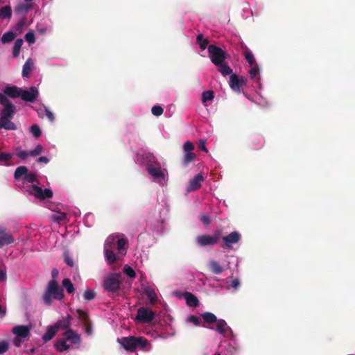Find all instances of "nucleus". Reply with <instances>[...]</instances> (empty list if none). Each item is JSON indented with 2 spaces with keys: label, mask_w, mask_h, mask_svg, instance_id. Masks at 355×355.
Instances as JSON below:
<instances>
[{
  "label": "nucleus",
  "mask_w": 355,
  "mask_h": 355,
  "mask_svg": "<svg viewBox=\"0 0 355 355\" xmlns=\"http://www.w3.org/2000/svg\"><path fill=\"white\" fill-rule=\"evenodd\" d=\"M155 318L154 312L149 308L141 307L137 311L135 320L137 322L147 323L151 322Z\"/></svg>",
  "instance_id": "14"
},
{
  "label": "nucleus",
  "mask_w": 355,
  "mask_h": 355,
  "mask_svg": "<svg viewBox=\"0 0 355 355\" xmlns=\"http://www.w3.org/2000/svg\"><path fill=\"white\" fill-rule=\"evenodd\" d=\"M22 44H23L22 39H17L15 40L14 45H13V48H12L13 57L16 58L19 55L20 49L21 48Z\"/></svg>",
  "instance_id": "40"
},
{
  "label": "nucleus",
  "mask_w": 355,
  "mask_h": 355,
  "mask_svg": "<svg viewBox=\"0 0 355 355\" xmlns=\"http://www.w3.org/2000/svg\"><path fill=\"white\" fill-rule=\"evenodd\" d=\"M183 148L184 153L191 152L194 149V145L191 141H187L184 144Z\"/></svg>",
  "instance_id": "57"
},
{
  "label": "nucleus",
  "mask_w": 355,
  "mask_h": 355,
  "mask_svg": "<svg viewBox=\"0 0 355 355\" xmlns=\"http://www.w3.org/2000/svg\"><path fill=\"white\" fill-rule=\"evenodd\" d=\"M221 237L220 230L215 231L213 234H204L196 237V243L199 246L205 247L216 244Z\"/></svg>",
  "instance_id": "11"
},
{
  "label": "nucleus",
  "mask_w": 355,
  "mask_h": 355,
  "mask_svg": "<svg viewBox=\"0 0 355 355\" xmlns=\"http://www.w3.org/2000/svg\"><path fill=\"white\" fill-rule=\"evenodd\" d=\"M31 327L27 325H18L13 327L12 332L21 338H26L30 334Z\"/></svg>",
  "instance_id": "23"
},
{
  "label": "nucleus",
  "mask_w": 355,
  "mask_h": 355,
  "mask_svg": "<svg viewBox=\"0 0 355 355\" xmlns=\"http://www.w3.org/2000/svg\"><path fill=\"white\" fill-rule=\"evenodd\" d=\"M29 151L22 150L20 148H16L15 149V154L19 157V159L24 160L27 159L29 156H31L30 154H28Z\"/></svg>",
  "instance_id": "44"
},
{
  "label": "nucleus",
  "mask_w": 355,
  "mask_h": 355,
  "mask_svg": "<svg viewBox=\"0 0 355 355\" xmlns=\"http://www.w3.org/2000/svg\"><path fill=\"white\" fill-rule=\"evenodd\" d=\"M31 8V5L26 3H19L15 8V11L17 15H23L25 16L29 12Z\"/></svg>",
  "instance_id": "35"
},
{
  "label": "nucleus",
  "mask_w": 355,
  "mask_h": 355,
  "mask_svg": "<svg viewBox=\"0 0 355 355\" xmlns=\"http://www.w3.org/2000/svg\"><path fill=\"white\" fill-rule=\"evenodd\" d=\"M62 286L66 289L69 294L73 293L74 287L69 279H64L62 280Z\"/></svg>",
  "instance_id": "45"
},
{
  "label": "nucleus",
  "mask_w": 355,
  "mask_h": 355,
  "mask_svg": "<svg viewBox=\"0 0 355 355\" xmlns=\"http://www.w3.org/2000/svg\"><path fill=\"white\" fill-rule=\"evenodd\" d=\"M0 104L3 106L0 112V129L17 130V125L11 121L16 113L15 105L1 93H0Z\"/></svg>",
  "instance_id": "4"
},
{
  "label": "nucleus",
  "mask_w": 355,
  "mask_h": 355,
  "mask_svg": "<svg viewBox=\"0 0 355 355\" xmlns=\"http://www.w3.org/2000/svg\"><path fill=\"white\" fill-rule=\"evenodd\" d=\"M14 155L12 153L0 152V164L6 166H11L10 160Z\"/></svg>",
  "instance_id": "29"
},
{
  "label": "nucleus",
  "mask_w": 355,
  "mask_h": 355,
  "mask_svg": "<svg viewBox=\"0 0 355 355\" xmlns=\"http://www.w3.org/2000/svg\"><path fill=\"white\" fill-rule=\"evenodd\" d=\"M127 239L119 235L109 236L104 243V257L107 264L121 260L126 254Z\"/></svg>",
  "instance_id": "3"
},
{
  "label": "nucleus",
  "mask_w": 355,
  "mask_h": 355,
  "mask_svg": "<svg viewBox=\"0 0 355 355\" xmlns=\"http://www.w3.org/2000/svg\"><path fill=\"white\" fill-rule=\"evenodd\" d=\"M264 144V139L261 136H256L252 140V148L259 149Z\"/></svg>",
  "instance_id": "39"
},
{
  "label": "nucleus",
  "mask_w": 355,
  "mask_h": 355,
  "mask_svg": "<svg viewBox=\"0 0 355 355\" xmlns=\"http://www.w3.org/2000/svg\"><path fill=\"white\" fill-rule=\"evenodd\" d=\"M80 343V336L75 331L68 329L63 334V338L55 343L54 347L58 352H62L69 350L71 347L78 349Z\"/></svg>",
  "instance_id": "5"
},
{
  "label": "nucleus",
  "mask_w": 355,
  "mask_h": 355,
  "mask_svg": "<svg viewBox=\"0 0 355 355\" xmlns=\"http://www.w3.org/2000/svg\"><path fill=\"white\" fill-rule=\"evenodd\" d=\"M205 180V177L202 173L197 174L193 178L190 180L188 187L187 189L188 192L196 191L201 187L202 182Z\"/></svg>",
  "instance_id": "19"
},
{
  "label": "nucleus",
  "mask_w": 355,
  "mask_h": 355,
  "mask_svg": "<svg viewBox=\"0 0 355 355\" xmlns=\"http://www.w3.org/2000/svg\"><path fill=\"white\" fill-rule=\"evenodd\" d=\"M187 322L193 323L195 326H200L201 322L200 318L196 315H191L187 318Z\"/></svg>",
  "instance_id": "50"
},
{
  "label": "nucleus",
  "mask_w": 355,
  "mask_h": 355,
  "mask_svg": "<svg viewBox=\"0 0 355 355\" xmlns=\"http://www.w3.org/2000/svg\"><path fill=\"white\" fill-rule=\"evenodd\" d=\"M216 323V327L215 328V331L216 332L227 339L236 338L232 329L227 325V322L224 320L219 319Z\"/></svg>",
  "instance_id": "15"
},
{
  "label": "nucleus",
  "mask_w": 355,
  "mask_h": 355,
  "mask_svg": "<svg viewBox=\"0 0 355 355\" xmlns=\"http://www.w3.org/2000/svg\"><path fill=\"white\" fill-rule=\"evenodd\" d=\"M214 98V92L212 90L205 91L202 94V103L207 105V102H212Z\"/></svg>",
  "instance_id": "37"
},
{
  "label": "nucleus",
  "mask_w": 355,
  "mask_h": 355,
  "mask_svg": "<svg viewBox=\"0 0 355 355\" xmlns=\"http://www.w3.org/2000/svg\"><path fill=\"white\" fill-rule=\"evenodd\" d=\"M151 112L154 116H159L163 114L164 110L159 105H154L151 109Z\"/></svg>",
  "instance_id": "54"
},
{
  "label": "nucleus",
  "mask_w": 355,
  "mask_h": 355,
  "mask_svg": "<svg viewBox=\"0 0 355 355\" xmlns=\"http://www.w3.org/2000/svg\"><path fill=\"white\" fill-rule=\"evenodd\" d=\"M221 342L218 350L214 355H236L240 349L239 344L236 338Z\"/></svg>",
  "instance_id": "9"
},
{
  "label": "nucleus",
  "mask_w": 355,
  "mask_h": 355,
  "mask_svg": "<svg viewBox=\"0 0 355 355\" xmlns=\"http://www.w3.org/2000/svg\"><path fill=\"white\" fill-rule=\"evenodd\" d=\"M195 157V154L191 153V152H189V153H185V155H184V162L185 163H189L190 162H191Z\"/></svg>",
  "instance_id": "60"
},
{
  "label": "nucleus",
  "mask_w": 355,
  "mask_h": 355,
  "mask_svg": "<svg viewBox=\"0 0 355 355\" xmlns=\"http://www.w3.org/2000/svg\"><path fill=\"white\" fill-rule=\"evenodd\" d=\"M94 216L92 214H87L85 216L84 222L87 227H91L93 224Z\"/></svg>",
  "instance_id": "56"
},
{
  "label": "nucleus",
  "mask_w": 355,
  "mask_h": 355,
  "mask_svg": "<svg viewBox=\"0 0 355 355\" xmlns=\"http://www.w3.org/2000/svg\"><path fill=\"white\" fill-rule=\"evenodd\" d=\"M71 317L69 315H67L65 318H63L62 320L57 321L53 327H55L57 331L59 329H66L71 324Z\"/></svg>",
  "instance_id": "26"
},
{
  "label": "nucleus",
  "mask_w": 355,
  "mask_h": 355,
  "mask_svg": "<svg viewBox=\"0 0 355 355\" xmlns=\"http://www.w3.org/2000/svg\"><path fill=\"white\" fill-rule=\"evenodd\" d=\"M226 284L227 285L225 286V288H226L229 291L232 289L234 291L238 290L241 284L240 280L237 278L234 279L230 282H227Z\"/></svg>",
  "instance_id": "41"
},
{
  "label": "nucleus",
  "mask_w": 355,
  "mask_h": 355,
  "mask_svg": "<svg viewBox=\"0 0 355 355\" xmlns=\"http://www.w3.org/2000/svg\"><path fill=\"white\" fill-rule=\"evenodd\" d=\"M148 226L153 231L161 233L163 232L164 230V222L163 220H157L155 223H153L152 221H148Z\"/></svg>",
  "instance_id": "34"
},
{
  "label": "nucleus",
  "mask_w": 355,
  "mask_h": 355,
  "mask_svg": "<svg viewBox=\"0 0 355 355\" xmlns=\"http://www.w3.org/2000/svg\"><path fill=\"white\" fill-rule=\"evenodd\" d=\"M247 78L239 76L236 74H232L229 80L230 88L235 92H243V87L247 84Z\"/></svg>",
  "instance_id": "12"
},
{
  "label": "nucleus",
  "mask_w": 355,
  "mask_h": 355,
  "mask_svg": "<svg viewBox=\"0 0 355 355\" xmlns=\"http://www.w3.org/2000/svg\"><path fill=\"white\" fill-rule=\"evenodd\" d=\"M205 285L214 293H219L225 288L224 281H220L216 277L206 278Z\"/></svg>",
  "instance_id": "16"
},
{
  "label": "nucleus",
  "mask_w": 355,
  "mask_h": 355,
  "mask_svg": "<svg viewBox=\"0 0 355 355\" xmlns=\"http://www.w3.org/2000/svg\"><path fill=\"white\" fill-rule=\"evenodd\" d=\"M26 23V18L25 17H24L15 24V26L14 27L15 31H17L18 33H21L23 31L24 28L25 27Z\"/></svg>",
  "instance_id": "47"
},
{
  "label": "nucleus",
  "mask_w": 355,
  "mask_h": 355,
  "mask_svg": "<svg viewBox=\"0 0 355 355\" xmlns=\"http://www.w3.org/2000/svg\"><path fill=\"white\" fill-rule=\"evenodd\" d=\"M130 148L135 153V162L144 167L151 181L161 187L166 185L168 181V173L166 164L160 163L153 153L143 147L140 141L138 143V146L130 144Z\"/></svg>",
  "instance_id": "1"
},
{
  "label": "nucleus",
  "mask_w": 355,
  "mask_h": 355,
  "mask_svg": "<svg viewBox=\"0 0 355 355\" xmlns=\"http://www.w3.org/2000/svg\"><path fill=\"white\" fill-rule=\"evenodd\" d=\"M211 61L216 66L224 62L227 58V53L220 47L211 44L208 46Z\"/></svg>",
  "instance_id": "10"
},
{
  "label": "nucleus",
  "mask_w": 355,
  "mask_h": 355,
  "mask_svg": "<svg viewBox=\"0 0 355 355\" xmlns=\"http://www.w3.org/2000/svg\"><path fill=\"white\" fill-rule=\"evenodd\" d=\"M9 345L6 341H2L0 343V354H3L8 351Z\"/></svg>",
  "instance_id": "59"
},
{
  "label": "nucleus",
  "mask_w": 355,
  "mask_h": 355,
  "mask_svg": "<svg viewBox=\"0 0 355 355\" xmlns=\"http://www.w3.org/2000/svg\"><path fill=\"white\" fill-rule=\"evenodd\" d=\"M47 64L50 67H64L67 65V62L63 60H61L58 62H55L52 58L49 59L47 60Z\"/></svg>",
  "instance_id": "53"
},
{
  "label": "nucleus",
  "mask_w": 355,
  "mask_h": 355,
  "mask_svg": "<svg viewBox=\"0 0 355 355\" xmlns=\"http://www.w3.org/2000/svg\"><path fill=\"white\" fill-rule=\"evenodd\" d=\"M218 67V71L223 76H231L232 74H234L232 73V69L225 63V62L221 63L220 64H218L216 66Z\"/></svg>",
  "instance_id": "36"
},
{
  "label": "nucleus",
  "mask_w": 355,
  "mask_h": 355,
  "mask_svg": "<svg viewBox=\"0 0 355 355\" xmlns=\"http://www.w3.org/2000/svg\"><path fill=\"white\" fill-rule=\"evenodd\" d=\"M241 239V235L236 231L232 232L229 234L222 237V247L226 249H232L233 245L239 243Z\"/></svg>",
  "instance_id": "13"
},
{
  "label": "nucleus",
  "mask_w": 355,
  "mask_h": 355,
  "mask_svg": "<svg viewBox=\"0 0 355 355\" xmlns=\"http://www.w3.org/2000/svg\"><path fill=\"white\" fill-rule=\"evenodd\" d=\"M14 242L12 234L6 232L4 227L0 225V248Z\"/></svg>",
  "instance_id": "20"
},
{
  "label": "nucleus",
  "mask_w": 355,
  "mask_h": 355,
  "mask_svg": "<svg viewBox=\"0 0 355 355\" xmlns=\"http://www.w3.org/2000/svg\"><path fill=\"white\" fill-rule=\"evenodd\" d=\"M64 261L70 267L73 266V259L69 256L68 253H64Z\"/></svg>",
  "instance_id": "61"
},
{
  "label": "nucleus",
  "mask_w": 355,
  "mask_h": 355,
  "mask_svg": "<svg viewBox=\"0 0 355 355\" xmlns=\"http://www.w3.org/2000/svg\"><path fill=\"white\" fill-rule=\"evenodd\" d=\"M21 192L27 196L34 197L39 200L49 199L53 197V191L49 188L42 189L37 175L33 172H27L21 179V182L17 184Z\"/></svg>",
  "instance_id": "2"
},
{
  "label": "nucleus",
  "mask_w": 355,
  "mask_h": 355,
  "mask_svg": "<svg viewBox=\"0 0 355 355\" xmlns=\"http://www.w3.org/2000/svg\"><path fill=\"white\" fill-rule=\"evenodd\" d=\"M44 112L46 117L51 122H53L55 120V116L53 113L46 106H44Z\"/></svg>",
  "instance_id": "58"
},
{
  "label": "nucleus",
  "mask_w": 355,
  "mask_h": 355,
  "mask_svg": "<svg viewBox=\"0 0 355 355\" xmlns=\"http://www.w3.org/2000/svg\"><path fill=\"white\" fill-rule=\"evenodd\" d=\"M123 271L130 278H134L136 276L134 269L130 266L125 265Z\"/></svg>",
  "instance_id": "48"
},
{
  "label": "nucleus",
  "mask_w": 355,
  "mask_h": 355,
  "mask_svg": "<svg viewBox=\"0 0 355 355\" xmlns=\"http://www.w3.org/2000/svg\"><path fill=\"white\" fill-rule=\"evenodd\" d=\"M43 150V146L40 144H38L35 146V148L33 150H30L28 154L31 155V157H35L41 154Z\"/></svg>",
  "instance_id": "52"
},
{
  "label": "nucleus",
  "mask_w": 355,
  "mask_h": 355,
  "mask_svg": "<svg viewBox=\"0 0 355 355\" xmlns=\"http://www.w3.org/2000/svg\"><path fill=\"white\" fill-rule=\"evenodd\" d=\"M51 219L58 224H66L69 221L67 215L64 212H55L51 216Z\"/></svg>",
  "instance_id": "25"
},
{
  "label": "nucleus",
  "mask_w": 355,
  "mask_h": 355,
  "mask_svg": "<svg viewBox=\"0 0 355 355\" xmlns=\"http://www.w3.org/2000/svg\"><path fill=\"white\" fill-rule=\"evenodd\" d=\"M12 16V9L10 6H5L0 9V18L10 19Z\"/></svg>",
  "instance_id": "38"
},
{
  "label": "nucleus",
  "mask_w": 355,
  "mask_h": 355,
  "mask_svg": "<svg viewBox=\"0 0 355 355\" xmlns=\"http://www.w3.org/2000/svg\"><path fill=\"white\" fill-rule=\"evenodd\" d=\"M200 220L205 225H208L210 223L209 217L205 214H202Z\"/></svg>",
  "instance_id": "64"
},
{
  "label": "nucleus",
  "mask_w": 355,
  "mask_h": 355,
  "mask_svg": "<svg viewBox=\"0 0 355 355\" xmlns=\"http://www.w3.org/2000/svg\"><path fill=\"white\" fill-rule=\"evenodd\" d=\"M250 69L248 71L250 78L253 81L256 86L259 89H262L261 77L260 74V68L258 64L250 66Z\"/></svg>",
  "instance_id": "17"
},
{
  "label": "nucleus",
  "mask_w": 355,
  "mask_h": 355,
  "mask_svg": "<svg viewBox=\"0 0 355 355\" xmlns=\"http://www.w3.org/2000/svg\"><path fill=\"white\" fill-rule=\"evenodd\" d=\"M4 94L6 97H10L12 98H17L20 97L21 92H22V89L17 87L15 85H7L3 90Z\"/></svg>",
  "instance_id": "21"
},
{
  "label": "nucleus",
  "mask_w": 355,
  "mask_h": 355,
  "mask_svg": "<svg viewBox=\"0 0 355 355\" xmlns=\"http://www.w3.org/2000/svg\"><path fill=\"white\" fill-rule=\"evenodd\" d=\"M144 293L150 301V302L154 303L157 300V295L153 288L150 287H147L144 289Z\"/></svg>",
  "instance_id": "42"
},
{
  "label": "nucleus",
  "mask_w": 355,
  "mask_h": 355,
  "mask_svg": "<svg viewBox=\"0 0 355 355\" xmlns=\"http://www.w3.org/2000/svg\"><path fill=\"white\" fill-rule=\"evenodd\" d=\"M121 284V274L111 272L104 277L103 287L110 294L117 293Z\"/></svg>",
  "instance_id": "8"
},
{
  "label": "nucleus",
  "mask_w": 355,
  "mask_h": 355,
  "mask_svg": "<svg viewBox=\"0 0 355 355\" xmlns=\"http://www.w3.org/2000/svg\"><path fill=\"white\" fill-rule=\"evenodd\" d=\"M208 268L210 272L214 275H220L225 270V267L219 261L214 259L209 261Z\"/></svg>",
  "instance_id": "24"
},
{
  "label": "nucleus",
  "mask_w": 355,
  "mask_h": 355,
  "mask_svg": "<svg viewBox=\"0 0 355 355\" xmlns=\"http://www.w3.org/2000/svg\"><path fill=\"white\" fill-rule=\"evenodd\" d=\"M84 299L90 301L96 297V293L90 289H87L83 294Z\"/></svg>",
  "instance_id": "51"
},
{
  "label": "nucleus",
  "mask_w": 355,
  "mask_h": 355,
  "mask_svg": "<svg viewBox=\"0 0 355 355\" xmlns=\"http://www.w3.org/2000/svg\"><path fill=\"white\" fill-rule=\"evenodd\" d=\"M184 298L186 300L187 305L189 306L196 307L199 304L198 298L191 293L186 292L184 294Z\"/></svg>",
  "instance_id": "30"
},
{
  "label": "nucleus",
  "mask_w": 355,
  "mask_h": 355,
  "mask_svg": "<svg viewBox=\"0 0 355 355\" xmlns=\"http://www.w3.org/2000/svg\"><path fill=\"white\" fill-rule=\"evenodd\" d=\"M205 143H206L205 140H204V139L200 140V144H199V148L201 149L202 150H203L204 152L207 153L208 150L205 146Z\"/></svg>",
  "instance_id": "63"
},
{
  "label": "nucleus",
  "mask_w": 355,
  "mask_h": 355,
  "mask_svg": "<svg viewBox=\"0 0 355 355\" xmlns=\"http://www.w3.org/2000/svg\"><path fill=\"white\" fill-rule=\"evenodd\" d=\"M57 330L55 329V327H53V325L49 326L46 328V332L42 336V339L44 343H46L51 340L55 336Z\"/></svg>",
  "instance_id": "32"
},
{
  "label": "nucleus",
  "mask_w": 355,
  "mask_h": 355,
  "mask_svg": "<svg viewBox=\"0 0 355 355\" xmlns=\"http://www.w3.org/2000/svg\"><path fill=\"white\" fill-rule=\"evenodd\" d=\"M197 43L199 44L200 48L202 50H205L207 48L209 41L207 39L204 38L201 34H200L197 36Z\"/></svg>",
  "instance_id": "46"
},
{
  "label": "nucleus",
  "mask_w": 355,
  "mask_h": 355,
  "mask_svg": "<svg viewBox=\"0 0 355 355\" xmlns=\"http://www.w3.org/2000/svg\"><path fill=\"white\" fill-rule=\"evenodd\" d=\"M51 30L50 19H42L37 23L36 31L40 35H45Z\"/></svg>",
  "instance_id": "22"
},
{
  "label": "nucleus",
  "mask_w": 355,
  "mask_h": 355,
  "mask_svg": "<svg viewBox=\"0 0 355 355\" xmlns=\"http://www.w3.org/2000/svg\"><path fill=\"white\" fill-rule=\"evenodd\" d=\"M7 279L6 270L5 269H0V282H4Z\"/></svg>",
  "instance_id": "62"
},
{
  "label": "nucleus",
  "mask_w": 355,
  "mask_h": 355,
  "mask_svg": "<svg viewBox=\"0 0 355 355\" xmlns=\"http://www.w3.org/2000/svg\"><path fill=\"white\" fill-rule=\"evenodd\" d=\"M243 55L250 66L258 64L253 53L247 46L243 48Z\"/></svg>",
  "instance_id": "27"
},
{
  "label": "nucleus",
  "mask_w": 355,
  "mask_h": 355,
  "mask_svg": "<svg viewBox=\"0 0 355 355\" xmlns=\"http://www.w3.org/2000/svg\"><path fill=\"white\" fill-rule=\"evenodd\" d=\"M120 345L127 351L135 352L137 349L144 352L151 350V345L149 341L141 336H128L118 339Z\"/></svg>",
  "instance_id": "6"
},
{
  "label": "nucleus",
  "mask_w": 355,
  "mask_h": 355,
  "mask_svg": "<svg viewBox=\"0 0 355 355\" xmlns=\"http://www.w3.org/2000/svg\"><path fill=\"white\" fill-rule=\"evenodd\" d=\"M28 171V168L25 166H20L17 167L14 173V178L15 180L18 181V183L20 182V179L24 178L27 172Z\"/></svg>",
  "instance_id": "33"
},
{
  "label": "nucleus",
  "mask_w": 355,
  "mask_h": 355,
  "mask_svg": "<svg viewBox=\"0 0 355 355\" xmlns=\"http://www.w3.org/2000/svg\"><path fill=\"white\" fill-rule=\"evenodd\" d=\"M16 37V34L12 31H8L5 33L1 37V42L3 44L8 43L12 41Z\"/></svg>",
  "instance_id": "43"
},
{
  "label": "nucleus",
  "mask_w": 355,
  "mask_h": 355,
  "mask_svg": "<svg viewBox=\"0 0 355 355\" xmlns=\"http://www.w3.org/2000/svg\"><path fill=\"white\" fill-rule=\"evenodd\" d=\"M34 63L31 58H28L23 65L22 76L24 78H28L33 69Z\"/></svg>",
  "instance_id": "28"
},
{
  "label": "nucleus",
  "mask_w": 355,
  "mask_h": 355,
  "mask_svg": "<svg viewBox=\"0 0 355 355\" xmlns=\"http://www.w3.org/2000/svg\"><path fill=\"white\" fill-rule=\"evenodd\" d=\"M30 131L35 138L40 137L42 133L40 128L37 124L32 125L30 128Z\"/></svg>",
  "instance_id": "49"
},
{
  "label": "nucleus",
  "mask_w": 355,
  "mask_h": 355,
  "mask_svg": "<svg viewBox=\"0 0 355 355\" xmlns=\"http://www.w3.org/2000/svg\"><path fill=\"white\" fill-rule=\"evenodd\" d=\"M200 318L205 323L208 324L216 323L218 321L217 317L211 312H204L201 313Z\"/></svg>",
  "instance_id": "31"
},
{
  "label": "nucleus",
  "mask_w": 355,
  "mask_h": 355,
  "mask_svg": "<svg viewBox=\"0 0 355 355\" xmlns=\"http://www.w3.org/2000/svg\"><path fill=\"white\" fill-rule=\"evenodd\" d=\"M25 40L29 44H33L35 42V37L33 31H30L25 35Z\"/></svg>",
  "instance_id": "55"
},
{
  "label": "nucleus",
  "mask_w": 355,
  "mask_h": 355,
  "mask_svg": "<svg viewBox=\"0 0 355 355\" xmlns=\"http://www.w3.org/2000/svg\"><path fill=\"white\" fill-rule=\"evenodd\" d=\"M64 297L63 289L59 286L55 279L49 282L42 296V300L45 305L50 306L53 300H61Z\"/></svg>",
  "instance_id": "7"
},
{
  "label": "nucleus",
  "mask_w": 355,
  "mask_h": 355,
  "mask_svg": "<svg viewBox=\"0 0 355 355\" xmlns=\"http://www.w3.org/2000/svg\"><path fill=\"white\" fill-rule=\"evenodd\" d=\"M38 95V89L35 87L32 86L29 88L28 90H25L22 89V92L20 94V98L24 101L33 103L37 98Z\"/></svg>",
  "instance_id": "18"
}]
</instances>
